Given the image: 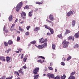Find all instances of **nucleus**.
Segmentation results:
<instances>
[{
  "mask_svg": "<svg viewBox=\"0 0 79 79\" xmlns=\"http://www.w3.org/2000/svg\"><path fill=\"white\" fill-rule=\"evenodd\" d=\"M48 35H51V33H50L49 32H48L47 34Z\"/></svg>",
  "mask_w": 79,
  "mask_h": 79,
  "instance_id": "54",
  "label": "nucleus"
},
{
  "mask_svg": "<svg viewBox=\"0 0 79 79\" xmlns=\"http://www.w3.org/2000/svg\"><path fill=\"white\" fill-rule=\"evenodd\" d=\"M15 74H16V75H17L18 76H19V73H18V72L17 71H15L14 73Z\"/></svg>",
  "mask_w": 79,
  "mask_h": 79,
  "instance_id": "27",
  "label": "nucleus"
},
{
  "mask_svg": "<svg viewBox=\"0 0 79 79\" xmlns=\"http://www.w3.org/2000/svg\"><path fill=\"white\" fill-rule=\"evenodd\" d=\"M38 10V8H36L34 10L35 11H37Z\"/></svg>",
  "mask_w": 79,
  "mask_h": 79,
  "instance_id": "56",
  "label": "nucleus"
},
{
  "mask_svg": "<svg viewBox=\"0 0 79 79\" xmlns=\"http://www.w3.org/2000/svg\"><path fill=\"white\" fill-rule=\"evenodd\" d=\"M30 27L31 26H27L26 27L27 30V31H28L29 29H30Z\"/></svg>",
  "mask_w": 79,
  "mask_h": 79,
  "instance_id": "50",
  "label": "nucleus"
},
{
  "mask_svg": "<svg viewBox=\"0 0 79 79\" xmlns=\"http://www.w3.org/2000/svg\"><path fill=\"white\" fill-rule=\"evenodd\" d=\"M57 37H58L60 39H62L63 36H62V33H61L60 35H58Z\"/></svg>",
  "mask_w": 79,
  "mask_h": 79,
  "instance_id": "20",
  "label": "nucleus"
},
{
  "mask_svg": "<svg viewBox=\"0 0 79 79\" xmlns=\"http://www.w3.org/2000/svg\"><path fill=\"white\" fill-rule=\"evenodd\" d=\"M43 40H44V38H41L39 40V43H41V42H42V41H43Z\"/></svg>",
  "mask_w": 79,
  "mask_h": 79,
  "instance_id": "25",
  "label": "nucleus"
},
{
  "mask_svg": "<svg viewBox=\"0 0 79 79\" xmlns=\"http://www.w3.org/2000/svg\"><path fill=\"white\" fill-rule=\"evenodd\" d=\"M49 18L51 21H53L54 18L53 17V15H50L49 17Z\"/></svg>",
  "mask_w": 79,
  "mask_h": 79,
  "instance_id": "7",
  "label": "nucleus"
},
{
  "mask_svg": "<svg viewBox=\"0 0 79 79\" xmlns=\"http://www.w3.org/2000/svg\"><path fill=\"white\" fill-rule=\"evenodd\" d=\"M23 57H24V54H22V55L21 56V59H23Z\"/></svg>",
  "mask_w": 79,
  "mask_h": 79,
  "instance_id": "53",
  "label": "nucleus"
},
{
  "mask_svg": "<svg viewBox=\"0 0 79 79\" xmlns=\"http://www.w3.org/2000/svg\"><path fill=\"white\" fill-rule=\"evenodd\" d=\"M45 61L44 60H43L42 61L41 60H38V62H40V63H44Z\"/></svg>",
  "mask_w": 79,
  "mask_h": 79,
  "instance_id": "30",
  "label": "nucleus"
},
{
  "mask_svg": "<svg viewBox=\"0 0 79 79\" xmlns=\"http://www.w3.org/2000/svg\"><path fill=\"white\" fill-rule=\"evenodd\" d=\"M19 30L21 31L22 32H23V31H24V29L21 28L20 26L19 27Z\"/></svg>",
  "mask_w": 79,
  "mask_h": 79,
  "instance_id": "31",
  "label": "nucleus"
},
{
  "mask_svg": "<svg viewBox=\"0 0 79 79\" xmlns=\"http://www.w3.org/2000/svg\"><path fill=\"white\" fill-rule=\"evenodd\" d=\"M55 72L56 73V72H57V69H55Z\"/></svg>",
  "mask_w": 79,
  "mask_h": 79,
  "instance_id": "63",
  "label": "nucleus"
},
{
  "mask_svg": "<svg viewBox=\"0 0 79 79\" xmlns=\"http://www.w3.org/2000/svg\"><path fill=\"white\" fill-rule=\"evenodd\" d=\"M71 32V31L68 30V29L66 30V32L64 33L65 35H66V34H68Z\"/></svg>",
  "mask_w": 79,
  "mask_h": 79,
  "instance_id": "9",
  "label": "nucleus"
},
{
  "mask_svg": "<svg viewBox=\"0 0 79 79\" xmlns=\"http://www.w3.org/2000/svg\"><path fill=\"white\" fill-rule=\"evenodd\" d=\"M18 33H19V34L20 33V31H17Z\"/></svg>",
  "mask_w": 79,
  "mask_h": 79,
  "instance_id": "64",
  "label": "nucleus"
},
{
  "mask_svg": "<svg viewBox=\"0 0 79 79\" xmlns=\"http://www.w3.org/2000/svg\"><path fill=\"white\" fill-rule=\"evenodd\" d=\"M36 47L39 49H42L44 48V45H40L39 46H36Z\"/></svg>",
  "mask_w": 79,
  "mask_h": 79,
  "instance_id": "6",
  "label": "nucleus"
},
{
  "mask_svg": "<svg viewBox=\"0 0 79 79\" xmlns=\"http://www.w3.org/2000/svg\"><path fill=\"white\" fill-rule=\"evenodd\" d=\"M23 68L24 69H26V68H27L26 67V66H23Z\"/></svg>",
  "mask_w": 79,
  "mask_h": 79,
  "instance_id": "58",
  "label": "nucleus"
},
{
  "mask_svg": "<svg viewBox=\"0 0 79 79\" xmlns=\"http://www.w3.org/2000/svg\"><path fill=\"white\" fill-rule=\"evenodd\" d=\"M74 40V38L72 36H70L68 38V40Z\"/></svg>",
  "mask_w": 79,
  "mask_h": 79,
  "instance_id": "8",
  "label": "nucleus"
},
{
  "mask_svg": "<svg viewBox=\"0 0 79 79\" xmlns=\"http://www.w3.org/2000/svg\"><path fill=\"white\" fill-rule=\"evenodd\" d=\"M56 46H55V45L54 44H52V48L53 50H55V48Z\"/></svg>",
  "mask_w": 79,
  "mask_h": 79,
  "instance_id": "28",
  "label": "nucleus"
},
{
  "mask_svg": "<svg viewBox=\"0 0 79 79\" xmlns=\"http://www.w3.org/2000/svg\"><path fill=\"white\" fill-rule=\"evenodd\" d=\"M0 60L2 61H5V57L3 56H1L0 58Z\"/></svg>",
  "mask_w": 79,
  "mask_h": 79,
  "instance_id": "18",
  "label": "nucleus"
},
{
  "mask_svg": "<svg viewBox=\"0 0 79 79\" xmlns=\"http://www.w3.org/2000/svg\"><path fill=\"white\" fill-rule=\"evenodd\" d=\"M36 43V41H33L32 42H31V44H33V45H34V44H35Z\"/></svg>",
  "mask_w": 79,
  "mask_h": 79,
  "instance_id": "35",
  "label": "nucleus"
},
{
  "mask_svg": "<svg viewBox=\"0 0 79 79\" xmlns=\"http://www.w3.org/2000/svg\"><path fill=\"white\" fill-rule=\"evenodd\" d=\"M10 51H11V49H9L8 50H6V53H9L10 52Z\"/></svg>",
  "mask_w": 79,
  "mask_h": 79,
  "instance_id": "48",
  "label": "nucleus"
},
{
  "mask_svg": "<svg viewBox=\"0 0 79 79\" xmlns=\"http://www.w3.org/2000/svg\"><path fill=\"white\" fill-rule=\"evenodd\" d=\"M39 68H35L33 70V72L35 74H37V73L39 71Z\"/></svg>",
  "mask_w": 79,
  "mask_h": 79,
  "instance_id": "3",
  "label": "nucleus"
},
{
  "mask_svg": "<svg viewBox=\"0 0 79 79\" xmlns=\"http://www.w3.org/2000/svg\"><path fill=\"white\" fill-rule=\"evenodd\" d=\"M10 58L9 56L6 57V61L7 62H8V61H10Z\"/></svg>",
  "mask_w": 79,
  "mask_h": 79,
  "instance_id": "21",
  "label": "nucleus"
},
{
  "mask_svg": "<svg viewBox=\"0 0 79 79\" xmlns=\"http://www.w3.org/2000/svg\"><path fill=\"white\" fill-rule=\"evenodd\" d=\"M23 5V2H21L20 3H19L17 6L16 7V10L17 12H19V9L21 8L22 5Z\"/></svg>",
  "mask_w": 79,
  "mask_h": 79,
  "instance_id": "2",
  "label": "nucleus"
},
{
  "mask_svg": "<svg viewBox=\"0 0 79 79\" xmlns=\"http://www.w3.org/2000/svg\"><path fill=\"white\" fill-rule=\"evenodd\" d=\"M29 16L30 17H31L32 16V12H30L28 13Z\"/></svg>",
  "mask_w": 79,
  "mask_h": 79,
  "instance_id": "33",
  "label": "nucleus"
},
{
  "mask_svg": "<svg viewBox=\"0 0 79 79\" xmlns=\"http://www.w3.org/2000/svg\"><path fill=\"white\" fill-rule=\"evenodd\" d=\"M49 30H50V32L51 33V34H54V31H53V29L50 28V29H49Z\"/></svg>",
  "mask_w": 79,
  "mask_h": 79,
  "instance_id": "15",
  "label": "nucleus"
},
{
  "mask_svg": "<svg viewBox=\"0 0 79 79\" xmlns=\"http://www.w3.org/2000/svg\"><path fill=\"white\" fill-rule=\"evenodd\" d=\"M75 73L76 72H73L71 73L70 76H73V75H74Z\"/></svg>",
  "mask_w": 79,
  "mask_h": 79,
  "instance_id": "34",
  "label": "nucleus"
},
{
  "mask_svg": "<svg viewBox=\"0 0 79 79\" xmlns=\"http://www.w3.org/2000/svg\"><path fill=\"white\" fill-rule=\"evenodd\" d=\"M4 44L5 46V47H7L8 45V44L7 43H6V42H4Z\"/></svg>",
  "mask_w": 79,
  "mask_h": 79,
  "instance_id": "36",
  "label": "nucleus"
},
{
  "mask_svg": "<svg viewBox=\"0 0 79 79\" xmlns=\"http://www.w3.org/2000/svg\"><path fill=\"white\" fill-rule=\"evenodd\" d=\"M44 26L45 27V28H46V29H48L49 30V29H50V27L48 26L47 25H44Z\"/></svg>",
  "mask_w": 79,
  "mask_h": 79,
  "instance_id": "22",
  "label": "nucleus"
},
{
  "mask_svg": "<svg viewBox=\"0 0 79 79\" xmlns=\"http://www.w3.org/2000/svg\"><path fill=\"white\" fill-rule=\"evenodd\" d=\"M60 64H61V65H62V66H65V63L63 62H62Z\"/></svg>",
  "mask_w": 79,
  "mask_h": 79,
  "instance_id": "47",
  "label": "nucleus"
},
{
  "mask_svg": "<svg viewBox=\"0 0 79 79\" xmlns=\"http://www.w3.org/2000/svg\"><path fill=\"white\" fill-rule=\"evenodd\" d=\"M38 58H42V59H45V57L41 56H39Z\"/></svg>",
  "mask_w": 79,
  "mask_h": 79,
  "instance_id": "45",
  "label": "nucleus"
},
{
  "mask_svg": "<svg viewBox=\"0 0 79 79\" xmlns=\"http://www.w3.org/2000/svg\"><path fill=\"white\" fill-rule=\"evenodd\" d=\"M7 43L8 45H12L13 44V41L10 40H9V41H8Z\"/></svg>",
  "mask_w": 79,
  "mask_h": 79,
  "instance_id": "11",
  "label": "nucleus"
},
{
  "mask_svg": "<svg viewBox=\"0 0 79 79\" xmlns=\"http://www.w3.org/2000/svg\"><path fill=\"white\" fill-rule=\"evenodd\" d=\"M51 76V73H48L47 74V76L49 78H50V76Z\"/></svg>",
  "mask_w": 79,
  "mask_h": 79,
  "instance_id": "42",
  "label": "nucleus"
},
{
  "mask_svg": "<svg viewBox=\"0 0 79 79\" xmlns=\"http://www.w3.org/2000/svg\"><path fill=\"white\" fill-rule=\"evenodd\" d=\"M24 21H22V22H20V24H23V23H24Z\"/></svg>",
  "mask_w": 79,
  "mask_h": 79,
  "instance_id": "61",
  "label": "nucleus"
},
{
  "mask_svg": "<svg viewBox=\"0 0 79 79\" xmlns=\"http://www.w3.org/2000/svg\"><path fill=\"white\" fill-rule=\"evenodd\" d=\"M19 73H21L22 74H23V73L22 72V69H20L19 70Z\"/></svg>",
  "mask_w": 79,
  "mask_h": 79,
  "instance_id": "39",
  "label": "nucleus"
},
{
  "mask_svg": "<svg viewBox=\"0 0 79 79\" xmlns=\"http://www.w3.org/2000/svg\"><path fill=\"white\" fill-rule=\"evenodd\" d=\"M66 78V75L65 74H64L63 76H61V79H65Z\"/></svg>",
  "mask_w": 79,
  "mask_h": 79,
  "instance_id": "23",
  "label": "nucleus"
},
{
  "mask_svg": "<svg viewBox=\"0 0 79 79\" xmlns=\"http://www.w3.org/2000/svg\"><path fill=\"white\" fill-rule=\"evenodd\" d=\"M52 65H53V63H52V62H51L50 63V66H52Z\"/></svg>",
  "mask_w": 79,
  "mask_h": 79,
  "instance_id": "57",
  "label": "nucleus"
},
{
  "mask_svg": "<svg viewBox=\"0 0 79 79\" xmlns=\"http://www.w3.org/2000/svg\"><path fill=\"white\" fill-rule=\"evenodd\" d=\"M27 58H26V57H25V58H24L23 59L24 62H26V60H27Z\"/></svg>",
  "mask_w": 79,
  "mask_h": 79,
  "instance_id": "44",
  "label": "nucleus"
},
{
  "mask_svg": "<svg viewBox=\"0 0 79 79\" xmlns=\"http://www.w3.org/2000/svg\"><path fill=\"white\" fill-rule=\"evenodd\" d=\"M75 77L74 76H71L70 75L69 78L68 79H75Z\"/></svg>",
  "mask_w": 79,
  "mask_h": 79,
  "instance_id": "19",
  "label": "nucleus"
},
{
  "mask_svg": "<svg viewBox=\"0 0 79 79\" xmlns=\"http://www.w3.org/2000/svg\"><path fill=\"white\" fill-rule=\"evenodd\" d=\"M8 19L9 21H11L13 19V16L12 15H10L8 18Z\"/></svg>",
  "mask_w": 79,
  "mask_h": 79,
  "instance_id": "12",
  "label": "nucleus"
},
{
  "mask_svg": "<svg viewBox=\"0 0 79 79\" xmlns=\"http://www.w3.org/2000/svg\"><path fill=\"white\" fill-rule=\"evenodd\" d=\"M43 45H44V47H47V43H45Z\"/></svg>",
  "mask_w": 79,
  "mask_h": 79,
  "instance_id": "37",
  "label": "nucleus"
},
{
  "mask_svg": "<svg viewBox=\"0 0 79 79\" xmlns=\"http://www.w3.org/2000/svg\"><path fill=\"white\" fill-rule=\"evenodd\" d=\"M36 4H38V5H41V4H42V3L40 2H36L35 3Z\"/></svg>",
  "mask_w": 79,
  "mask_h": 79,
  "instance_id": "41",
  "label": "nucleus"
},
{
  "mask_svg": "<svg viewBox=\"0 0 79 79\" xmlns=\"http://www.w3.org/2000/svg\"><path fill=\"white\" fill-rule=\"evenodd\" d=\"M18 21V19H16V20L15 21V23H16Z\"/></svg>",
  "mask_w": 79,
  "mask_h": 79,
  "instance_id": "60",
  "label": "nucleus"
},
{
  "mask_svg": "<svg viewBox=\"0 0 79 79\" xmlns=\"http://www.w3.org/2000/svg\"><path fill=\"white\" fill-rule=\"evenodd\" d=\"M73 47L74 48H78L79 47V45L77 44H74Z\"/></svg>",
  "mask_w": 79,
  "mask_h": 79,
  "instance_id": "26",
  "label": "nucleus"
},
{
  "mask_svg": "<svg viewBox=\"0 0 79 79\" xmlns=\"http://www.w3.org/2000/svg\"><path fill=\"white\" fill-rule=\"evenodd\" d=\"M75 24H76V22H75V21L73 20L72 22V26L73 27H74L75 26Z\"/></svg>",
  "mask_w": 79,
  "mask_h": 79,
  "instance_id": "16",
  "label": "nucleus"
},
{
  "mask_svg": "<svg viewBox=\"0 0 79 79\" xmlns=\"http://www.w3.org/2000/svg\"><path fill=\"white\" fill-rule=\"evenodd\" d=\"M46 21H47V22H48V23H51L52 24H53V22H52L51 21H50L48 20H46Z\"/></svg>",
  "mask_w": 79,
  "mask_h": 79,
  "instance_id": "49",
  "label": "nucleus"
},
{
  "mask_svg": "<svg viewBox=\"0 0 79 79\" xmlns=\"http://www.w3.org/2000/svg\"><path fill=\"white\" fill-rule=\"evenodd\" d=\"M5 27L4 26V28H3L4 31H5V32H8V30H5Z\"/></svg>",
  "mask_w": 79,
  "mask_h": 79,
  "instance_id": "32",
  "label": "nucleus"
},
{
  "mask_svg": "<svg viewBox=\"0 0 79 79\" xmlns=\"http://www.w3.org/2000/svg\"><path fill=\"white\" fill-rule=\"evenodd\" d=\"M39 75H35L34 76V79H38V77H39Z\"/></svg>",
  "mask_w": 79,
  "mask_h": 79,
  "instance_id": "14",
  "label": "nucleus"
},
{
  "mask_svg": "<svg viewBox=\"0 0 79 79\" xmlns=\"http://www.w3.org/2000/svg\"><path fill=\"white\" fill-rule=\"evenodd\" d=\"M39 30H40V28L39 27H36L35 28L34 31L36 32V31H38Z\"/></svg>",
  "mask_w": 79,
  "mask_h": 79,
  "instance_id": "17",
  "label": "nucleus"
},
{
  "mask_svg": "<svg viewBox=\"0 0 79 79\" xmlns=\"http://www.w3.org/2000/svg\"><path fill=\"white\" fill-rule=\"evenodd\" d=\"M21 15L22 18H23V19H24L26 18V13L23 11H22L21 13H20Z\"/></svg>",
  "mask_w": 79,
  "mask_h": 79,
  "instance_id": "4",
  "label": "nucleus"
},
{
  "mask_svg": "<svg viewBox=\"0 0 79 79\" xmlns=\"http://www.w3.org/2000/svg\"><path fill=\"white\" fill-rule=\"evenodd\" d=\"M54 79H60V78L58 76H57L54 78Z\"/></svg>",
  "mask_w": 79,
  "mask_h": 79,
  "instance_id": "46",
  "label": "nucleus"
},
{
  "mask_svg": "<svg viewBox=\"0 0 79 79\" xmlns=\"http://www.w3.org/2000/svg\"><path fill=\"white\" fill-rule=\"evenodd\" d=\"M2 77V79H5V77L3 76Z\"/></svg>",
  "mask_w": 79,
  "mask_h": 79,
  "instance_id": "59",
  "label": "nucleus"
},
{
  "mask_svg": "<svg viewBox=\"0 0 79 79\" xmlns=\"http://www.w3.org/2000/svg\"><path fill=\"white\" fill-rule=\"evenodd\" d=\"M74 37L75 38H79V34L78 33H77L74 35Z\"/></svg>",
  "mask_w": 79,
  "mask_h": 79,
  "instance_id": "13",
  "label": "nucleus"
},
{
  "mask_svg": "<svg viewBox=\"0 0 79 79\" xmlns=\"http://www.w3.org/2000/svg\"><path fill=\"white\" fill-rule=\"evenodd\" d=\"M74 12L73 11H72L69 12L67 13V16H70L71 15H74Z\"/></svg>",
  "mask_w": 79,
  "mask_h": 79,
  "instance_id": "5",
  "label": "nucleus"
},
{
  "mask_svg": "<svg viewBox=\"0 0 79 79\" xmlns=\"http://www.w3.org/2000/svg\"><path fill=\"white\" fill-rule=\"evenodd\" d=\"M24 2L25 3H27V1H25Z\"/></svg>",
  "mask_w": 79,
  "mask_h": 79,
  "instance_id": "62",
  "label": "nucleus"
},
{
  "mask_svg": "<svg viewBox=\"0 0 79 79\" xmlns=\"http://www.w3.org/2000/svg\"><path fill=\"white\" fill-rule=\"evenodd\" d=\"M29 35V33L28 31H27L26 33H25V35Z\"/></svg>",
  "mask_w": 79,
  "mask_h": 79,
  "instance_id": "43",
  "label": "nucleus"
},
{
  "mask_svg": "<svg viewBox=\"0 0 79 79\" xmlns=\"http://www.w3.org/2000/svg\"><path fill=\"white\" fill-rule=\"evenodd\" d=\"M15 26V24H13L12 25V26H11L10 29V31H13L14 30V27Z\"/></svg>",
  "mask_w": 79,
  "mask_h": 79,
  "instance_id": "10",
  "label": "nucleus"
},
{
  "mask_svg": "<svg viewBox=\"0 0 79 79\" xmlns=\"http://www.w3.org/2000/svg\"><path fill=\"white\" fill-rule=\"evenodd\" d=\"M69 43L68 42H66V40H64L62 43V44L63 45V47L64 48H66L68 47Z\"/></svg>",
  "mask_w": 79,
  "mask_h": 79,
  "instance_id": "1",
  "label": "nucleus"
},
{
  "mask_svg": "<svg viewBox=\"0 0 79 79\" xmlns=\"http://www.w3.org/2000/svg\"><path fill=\"white\" fill-rule=\"evenodd\" d=\"M20 40V37H18L17 38V40L18 41H19Z\"/></svg>",
  "mask_w": 79,
  "mask_h": 79,
  "instance_id": "51",
  "label": "nucleus"
},
{
  "mask_svg": "<svg viewBox=\"0 0 79 79\" xmlns=\"http://www.w3.org/2000/svg\"><path fill=\"white\" fill-rule=\"evenodd\" d=\"M55 77V75H53V74H52L51 73V76L50 78H54Z\"/></svg>",
  "mask_w": 79,
  "mask_h": 79,
  "instance_id": "38",
  "label": "nucleus"
},
{
  "mask_svg": "<svg viewBox=\"0 0 79 79\" xmlns=\"http://www.w3.org/2000/svg\"><path fill=\"white\" fill-rule=\"evenodd\" d=\"M71 56H69L67 58V61H69V60H71Z\"/></svg>",
  "mask_w": 79,
  "mask_h": 79,
  "instance_id": "40",
  "label": "nucleus"
},
{
  "mask_svg": "<svg viewBox=\"0 0 79 79\" xmlns=\"http://www.w3.org/2000/svg\"><path fill=\"white\" fill-rule=\"evenodd\" d=\"M48 68H49V69H50V70H53V68L52 67H48Z\"/></svg>",
  "mask_w": 79,
  "mask_h": 79,
  "instance_id": "52",
  "label": "nucleus"
},
{
  "mask_svg": "<svg viewBox=\"0 0 79 79\" xmlns=\"http://www.w3.org/2000/svg\"><path fill=\"white\" fill-rule=\"evenodd\" d=\"M48 40L47 39H45L44 40L41 42V44H43V43H45V42H47Z\"/></svg>",
  "mask_w": 79,
  "mask_h": 79,
  "instance_id": "24",
  "label": "nucleus"
},
{
  "mask_svg": "<svg viewBox=\"0 0 79 79\" xmlns=\"http://www.w3.org/2000/svg\"><path fill=\"white\" fill-rule=\"evenodd\" d=\"M29 8V7L28 6H26L24 8V10H28Z\"/></svg>",
  "mask_w": 79,
  "mask_h": 79,
  "instance_id": "29",
  "label": "nucleus"
},
{
  "mask_svg": "<svg viewBox=\"0 0 79 79\" xmlns=\"http://www.w3.org/2000/svg\"><path fill=\"white\" fill-rule=\"evenodd\" d=\"M18 51H19L20 52H21L22 51V49L21 48H19L18 50Z\"/></svg>",
  "mask_w": 79,
  "mask_h": 79,
  "instance_id": "55",
  "label": "nucleus"
}]
</instances>
